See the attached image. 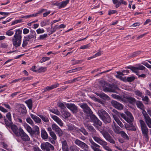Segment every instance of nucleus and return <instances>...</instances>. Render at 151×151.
Here are the masks:
<instances>
[{
    "label": "nucleus",
    "mask_w": 151,
    "mask_h": 151,
    "mask_svg": "<svg viewBox=\"0 0 151 151\" xmlns=\"http://www.w3.org/2000/svg\"><path fill=\"white\" fill-rule=\"evenodd\" d=\"M75 143L81 147L84 150H79L80 148L77 146L75 145H73L69 147L70 150L71 151H88L89 147L85 143L80 141V140L76 139L74 141Z\"/></svg>",
    "instance_id": "obj_1"
},
{
    "label": "nucleus",
    "mask_w": 151,
    "mask_h": 151,
    "mask_svg": "<svg viewBox=\"0 0 151 151\" xmlns=\"http://www.w3.org/2000/svg\"><path fill=\"white\" fill-rule=\"evenodd\" d=\"M92 137L94 140L102 146L104 149L108 151H112L111 149L107 146V142L100 137L96 136H92Z\"/></svg>",
    "instance_id": "obj_2"
},
{
    "label": "nucleus",
    "mask_w": 151,
    "mask_h": 151,
    "mask_svg": "<svg viewBox=\"0 0 151 151\" xmlns=\"http://www.w3.org/2000/svg\"><path fill=\"white\" fill-rule=\"evenodd\" d=\"M139 123L142 134L143 135L145 140L146 141H148L149 137L148 135V129L144 121L142 120H139Z\"/></svg>",
    "instance_id": "obj_3"
},
{
    "label": "nucleus",
    "mask_w": 151,
    "mask_h": 151,
    "mask_svg": "<svg viewBox=\"0 0 151 151\" xmlns=\"http://www.w3.org/2000/svg\"><path fill=\"white\" fill-rule=\"evenodd\" d=\"M100 132L106 140L108 141L111 143L113 144H115V141L107 132L103 130L101 131Z\"/></svg>",
    "instance_id": "obj_4"
},
{
    "label": "nucleus",
    "mask_w": 151,
    "mask_h": 151,
    "mask_svg": "<svg viewBox=\"0 0 151 151\" xmlns=\"http://www.w3.org/2000/svg\"><path fill=\"white\" fill-rule=\"evenodd\" d=\"M127 68L131 70L133 72L135 73L137 75H138L139 70H142L145 69V67L140 64H137L136 67L129 66Z\"/></svg>",
    "instance_id": "obj_5"
},
{
    "label": "nucleus",
    "mask_w": 151,
    "mask_h": 151,
    "mask_svg": "<svg viewBox=\"0 0 151 151\" xmlns=\"http://www.w3.org/2000/svg\"><path fill=\"white\" fill-rule=\"evenodd\" d=\"M41 147L42 150H46V151L53 150L54 149V146L48 142L41 144Z\"/></svg>",
    "instance_id": "obj_6"
},
{
    "label": "nucleus",
    "mask_w": 151,
    "mask_h": 151,
    "mask_svg": "<svg viewBox=\"0 0 151 151\" xmlns=\"http://www.w3.org/2000/svg\"><path fill=\"white\" fill-rule=\"evenodd\" d=\"M118 88L116 85L113 84H109L108 87H105L103 88V90L105 92H109L116 93L115 91L116 89Z\"/></svg>",
    "instance_id": "obj_7"
},
{
    "label": "nucleus",
    "mask_w": 151,
    "mask_h": 151,
    "mask_svg": "<svg viewBox=\"0 0 151 151\" xmlns=\"http://www.w3.org/2000/svg\"><path fill=\"white\" fill-rule=\"evenodd\" d=\"M17 137H20V138L23 141L26 142L30 140V138L24 132L23 130L20 129L19 134Z\"/></svg>",
    "instance_id": "obj_8"
},
{
    "label": "nucleus",
    "mask_w": 151,
    "mask_h": 151,
    "mask_svg": "<svg viewBox=\"0 0 151 151\" xmlns=\"http://www.w3.org/2000/svg\"><path fill=\"white\" fill-rule=\"evenodd\" d=\"M89 141L91 143V147L94 151H102L99 148L100 146L94 142L91 138L89 139Z\"/></svg>",
    "instance_id": "obj_9"
},
{
    "label": "nucleus",
    "mask_w": 151,
    "mask_h": 151,
    "mask_svg": "<svg viewBox=\"0 0 151 151\" xmlns=\"http://www.w3.org/2000/svg\"><path fill=\"white\" fill-rule=\"evenodd\" d=\"M83 109L84 112L89 116L93 114V112L87 104L85 103L83 104L80 106Z\"/></svg>",
    "instance_id": "obj_10"
},
{
    "label": "nucleus",
    "mask_w": 151,
    "mask_h": 151,
    "mask_svg": "<svg viewBox=\"0 0 151 151\" xmlns=\"http://www.w3.org/2000/svg\"><path fill=\"white\" fill-rule=\"evenodd\" d=\"M22 38L17 37L13 36L12 39L13 45L15 47L20 46L21 43Z\"/></svg>",
    "instance_id": "obj_11"
},
{
    "label": "nucleus",
    "mask_w": 151,
    "mask_h": 151,
    "mask_svg": "<svg viewBox=\"0 0 151 151\" xmlns=\"http://www.w3.org/2000/svg\"><path fill=\"white\" fill-rule=\"evenodd\" d=\"M111 103L114 107L119 110H121L123 109V106L116 101H112Z\"/></svg>",
    "instance_id": "obj_12"
},
{
    "label": "nucleus",
    "mask_w": 151,
    "mask_h": 151,
    "mask_svg": "<svg viewBox=\"0 0 151 151\" xmlns=\"http://www.w3.org/2000/svg\"><path fill=\"white\" fill-rule=\"evenodd\" d=\"M66 106L70 109L73 113H76L77 111V107L73 104H66Z\"/></svg>",
    "instance_id": "obj_13"
},
{
    "label": "nucleus",
    "mask_w": 151,
    "mask_h": 151,
    "mask_svg": "<svg viewBox=\"0 0 151 151\" xmlns=\"http://www.w3.org/2000/svg\"><path fill=\"white\" fill-rule=\"evenodd\" d=\"M126 114V117L125 120L129 124L132 123L134 118L132 114L129 112H127Z\"/></svg>",
    "instance_id": "obj_14"
},
{
    "label": "nucleus",
    "mask_w": 151,
    "mask_h": 151,
    "mask_svg": "<svg viewBox=\"0 0 151 151\" xmlns=\"http://www.w3.org/2000/svg\"><path fill=\"white\" fill-rule=\"evenodd\" d=\"M37 34L35 31L32 30H31L30 31V34L26 37L28 38L29 40L31 42H32V40L33 39H35L36 40V38Z\"/></svg>",
    "instance_id": "obj_15"
},
{
    "label": "nucleus",
    "mask_w": 151,
    "mask_h": 151,
    "mask_svg": "<svg viewBox=\"0 0 151 151\" xmlns=\"http://www.w3.org/2000/svg\"><path fill=\"white\" fill-rule=\"evenodd\" d=\"M143 115L146 124L149 128H151V119L146 112L143 114Z\"/></svg>",
    "instance_id": "obj_16"
},
{
    "label": "nucleus",
    "mask_w": 151,
    "mask_h": 151,
    "mask_svg": "<svg viewBox=\"0 0 151 151\" xmlns=\"http://www.w3.org/2000/svg\"><path fill=\"white\" fill-rule=\"evenodd\" d=\"M10 128H11L13 133L17 136V135H19V134L20 129H22L21 128L18 129L17 126L14 124L12 125Z\"/></svg>",
    "instance_id": "obj_17"
},
{
    "label": "nucleus",
    "mask_w": 151,
    "mask_h": 151,
    "mask_svg": "<svg viewBox=\"0 0 151 151\" xmlns=\"http://www.w3.org/2000/svg\"><path fill=\"white\" fill-rule=\"evenodd\" d=\"M126 129L129 131H136V129L135 126L133 125V123L131 124H126L125 125Z\"/></svg>",
    "instance_id": "obj_18"
},
{
    "label": "nucleus",
    "mask_w": 151,
    "mask_h": 151,
    "mask_svg": "<svg viewBox=\"0 0 151 151\" xmlns=\"http://www.w3.org/2000/svg\"><path fill=\"white\" fill-rule=\"evenodd\" d=\"M18 111L21 112L22 115L25 114L27 113L25 106L23 104H20L19 106Z\"/></svg>",
    "instance_id": "obj_19"
},
{
    "label": "nucleus",
    "mask_w": 151,
    "mask_h": 151,
    "mask_svg": "<svg viewBox=\"0 0 151 151\" xmlns=\"http://www.w3.org/2000/svg\"><path fill=\"white\" fill-rule=\"evenodd\" d=\"M106 124L110 123L111 122V118L109 114L101 119Z\"/></svg>",
    "instance_id": "obj_20"
},
{
    "label": "nucleus",
    "mask_w": 151,
    "mask_h": 151,
    "mask_svg": "<svg viewBox=\"0 0 151 151\" xmlns=\"http://www.w3.org/2000/svg\"><path fill=\"white\" fill-rule=\"evenodd\" d=\"M52 118L60 126H62L63 124L62 121L58 116L55 115H52Z\"/></svg>",
    "instance_id": "obj_21"
},
{
    "label": "nucleus",
    "mask_w": 151,
    "mask_h": 151,
    "mask_svg": "<svg viewBox=\"0 0 151 151\" xmlns=\"http://www.w3.org/2000/svg\"><path fill=\"white\" fill-rule=\"evenodd\" d=\"M108 114L105 110L103 109L99 110L98 111V115L101 119Z\"/></svg>",
    "instance_id": "obj_22"
},
{
    "label": "nucleus",
    "mask_w": 151,
    "mask_h": 151,
    "mask_svg": "<svg viewBox=\"0 0 151 151\" xmlns=\"http://www.w3.org/2000/svg\"><path fill=\"white\" fill-rule=\"evenodd\" d=\"M62 145L63 151H68V146L65 140L62 141Z\"/></svg>",
    "instance_id": "obj_23"
},
{
    "label": "nucleus",
    "mask_w": 151,
    "mask_h": 151,
    "mask_svg": "<svg viewBox=\"0 0 151 151\" xmlns=\"http://www.w3.org/2000/svg\"><path fill=\"white\" fill-rule=\"evenodd\" d=\"M30 116L35 122L40 123L41 122V120L37 116L31 114Z\"/></svg>",
    "instance_id": "obj_24"
},
{
    "label": "nucleus",
    "mask_w": 151,
    "mask_h": 151,
    "mask_svg": "<svg viewBox=\"0 0 151 151\" xmlns=\"http://www.w3.org/2000/svg\"><path fill=\"white\" fill-rule=\"evenodd\" d=\"M62 113V117L64 119H67L70 117L71 114L65 110H63L61 111Z\"/></svg>",
    "instance_id": "obj_25"
},
{
    "label": "nucleus",
    "mask_w": 151,
    "mask_h": 151,
    "mask_svg": "<svg viewBox=\"0 0 151 151\" xmlns=\"http://www.w3.org/2000/svg\"><path fill=\"white\" fill-rule=\"evenodd\" d=\"M25 128L27 132L30 134L31 136L34 135V130L28 124H26L25 127Z\"/></svg>",
    "instance_id": "obj_26"
},
{
    "label": "nucleus",
    "mask_w": 151,
    "mask_h": 151,
    "mask_svg": "<svg viewBox=\"0 0 151 151\" xmlns=\"http://www.w3.org/2000/svg\"><path fill=\"white\" fill-rule=\"evenodd\" d=\"M28 42H31L29 40L28 38L26 37V36H24L23 38L22 46L24 48L25 47H26L28 44Z\"/></svg>",
    "instance_id": "obj_27"
},
{
    "label": "nucleus",
    "mask_w": 151,
    "mask_h": 151,
    "mask_svg": "<svg viewBox=\"0 0 151 151\" xmlns=\"http://www.w3.org/2000/svg\"><path fill=\"white\" fill-rule=\"evenodd\" d=\"M125 98L127 100L130 104H133L136 101V100L134 98L132 97L126 96Z\"/></svg>",
    "instance_id": "obj_28"
},
{
    "label": "nucleus",
    "mask_w": 151,
    "mask_h": 151,
    "mask_svg": "<svg viewBox=\"0 0 151 151\" xmlns=\"http://www.w3.org/2000/svg\"><path fill=\"white\" fill-rule=\"evenodd\" d=\"M69 0H66L65 1H64L58 3V5L59 6V8L61 9L64 7L69 3Z\"/></svg>",
    "instance_id": "obj_29"
},
{
    "label": "nucleus",
    "mask_w": 151,
    "mask_h": 151,
    "mask_svg": "<svg viewBox=\"0 0 151 151\" xmlns=\"http://www.w3.org/2000/svg\"><path fill=\"white\" fill-rule=\"evenodd\" d=\"M97 95L101 98L104 99H107L109 100L110 99L109 97L104 93H101L97 94Z\"/></svg>",
    "instance_id": "obj_30"
},
{
    "label": "nucleus",
    "mask_w": 151,
    "mask_h": 151,
    "mask_svg": "<svg viewBox=\"0 0 151 151\" xmlns=\"http://www.w3.org/2000/svg\"><path fill=\"white\" fill-rule=\"evenodd\" d=\"M22 31L20 29L16 30L15 31V33L14 37L22 38Z\"/></svg>",
    "instance_id": "obj_31"
},
{
    "label": "nucleus",
    "mask_w": 151,
    "mask_h": 151,
    "mask_svg": "<svg viewBox=\"0 0 151 151\" xmlns=\"http://www.w3.org/2000/svg\"><path fill=\"white\" fill-rule=\"evenodd\" d=\"M41 135L42 138L44 139H47L48 137V134L44 129L41 130Z\"/></svg>",
    "instance_id": "obj_32"
},
{
    "label": "nucleus",
    "mask_w": 151,
    "mask_h": 151,
    "mask_svg": "<svg viewBox=\"0 0 151 151\" xmlns=\"http://www.w3.org/2000/svg\"><path fill=\"white\" fill-rule=\"evenodd\" d=\"M26 103L27 104L29 109L31 110L32 107V101L31 99H29L25 101Z\"/></svg>",
    "instance_id": "obj_33"
},
{
    "label": "nucleus",
    "mask_w": 151,
    "mask_h": 151,
    "mask_svg": "<svg viewBox=\"0 0 151 151\" xmlns=\"http://www.w3.org/2000/svg\"><path fill=\"white\" fill-rule=\"evenodd\" d=\"M138 108L143 110L144 109V106L142 102L139 101H136L135 102Z\"/></svg>",
    "instance_id": "obj_34"
},
{
    "label": "nucleus",
    "mask_w": 151,
    "mask_h": 151,
    "mask_svg": "<svg viewBox=\"0 0 151 151\" xmlns=\"http://www.w3.org/2000/svg\"><path fill=\"white\" fill-rule=\"evenodd\" d=\"M34 135H39L40 134V129L39 127L37 126H35L34 127Z\"/></svg>",
    "instance_id": "obj_35"
},
{
    "label": "nucleus",
    "mask_w": 151,
    "mask_h": 151,
    "mask_svg": "<svg viewBox=\"0 0 151 151\" xmlns=\"http://www.w3.org/2000/svg\"><path fill=\"white\" fill-rule=\"evenodd\" d=\"M38 116L42 119V120L45 122H48L49 120L46 116L42 115H39Z\"/></svg>",
    "instance_id": "obj_36"
},
{
    "label": "nucleus",
    "mask_w": 151,
    "mask_h": 151,
    "mask_svg": "<svg viewBox=\"0 0 151 151\" xmlns=\"http://www.w3.org/2000/svg\"><path fill=\"white\" fill-rule=\"evenodd\" d=\"M87 129H88L89 131L92 134H93L96 132V130L92 126L88 125L87 126Z\"/></svg>",
    "instance_id": "obj_37"
},
{
    "label": "nucleus",
    "mask_w": 151,
    "mask_h": 151,
    "mask_svg": "<svg viewBox=\"0 0 151 151\" xmlns=\"http://www.w3.org/2000/svg\"><path fill=\"white\" fill-rule=\"evenodd\" d=\"M50 23V22L49 19L44 20L41 22L40 23L41 26L42 27H43L49 24Z\"/></svg>",
    "instance_id": "obj_38"
},
{
    "label": "nucleus",
    "mask_w": 151,
    "mask_h": 151,
    "mask_svg": "<svg viewBox=\"0 0 151 151\" xmlns=\"http://www.w3.org/2000/svg\"><path fill=\"white\" fill-rule=\"evenodd\" d=\"M82 69V68L81 67H78L76 69L71 70L68 71H66V73L67 74L68 73H72L73 72H75L77 71H79Z\"/></svg>",
    "instance_id": "obj_39"
},
{
    "label": "nucleus",
    "mask_w": 151,
    "mask_h": 151,
    "mask_svg": "<svg viewBox=\"0 0 151 151\" xmlns=\"http://www.w3.org/2000/svg\"><path fill=\"white\" fill-rule=\"evenodd\" d=\"M83 61V60H72L71 61L72 62V64L73 65H75L81 63Z\"/></svg>",
    "instance_id": "obj_40"
},
{
    "label": "nucleus",
    "mask_w": 151,
    "mask_h": 151,
    "mask_svg": "<svg viewBox=\"0 0 151 151\" xmlns=\"http://www.w3.org/2000/svg\"><path fill=\"white\" fill-rule=\"evenodd\" d=\"M135 94L137 96L143 98V94L142 92L139 90H136L134 91Z\"/></svg>",
    "instance_id": "obj_41"
},
{
    "label": "nucleus",
    "mask_w": 151,
    "mask_h": 151,
    "mask_svg": "<svg viewBox=\"0 0 151 151\" xmlns=\"http://www.w3.org/2000/svg\"><path fill=\"white\" fill-rule=\"evenodd\" d=\"M114 130L115 132L117 134H120L122 131L120 127L118 126H115Z\"/></svg>",
    "instance_id": "obj_42"
},
{
    "label": "nucleus",
    "mask_w": 151,
    "mask_h": 151,
    "mask_svg": "<svg viewBox=\"0 0 151 151\" xmlns=\"http://www.w3.org/2000/svg\"><path fill=\"white\" fill-rule=\"evenodd\" d=\"M120 134L121 136L124 139L127 140H129V137L127 135V134L123 131H122V132L120 133Z\"/></svg>",
    "instance_id": "obj_43"
},
{
    "label": "nucleus",
    "mask_w": 151,
    "mask_h": 151,
    "mask_svg": "<svg viewBox=\"0 0 151 151\" xmlns=\"http://www.w3.org/2000/svg\"><path fill=\"white\" fill-rule=\"evenodd\" d=\"M93 124L94 126H101L102 125V123L98 119L95 121Z\"/></svg>",
    "instance_id": "obj_44"
},
{
    "label": "nucleus",
    "mask_w": 151,
    "mask_h": 151,
    "mask_svg": "<svg viewBox=\"0 0 151 151\" xmlns=\"http://www.w3.org/2000/svg\"><path fill=\"white\" fill-rule=\"evenodd\" d=\"M89 116L90 117L92 122H93V123L95 122V121L98 119L93 114L89 115Z\"/></svg>",
    "instance_id": "obj_45"
},
{
    "label": "nucleus",
    "mask_w": 151,
    "mask_h": 151,
    "mask_svg": "<svg viewBox=\"0 0 151 151\" xmlns=\"http://www.w3.org/2000/svg\"><path fill=\"white\" fill-rule=\"evenodd\" d=\"M89 116L90 117L92 122H93V123L95 122V121L98 119L93 114L89 115Z\"/></svg>",
    "instance_id": "obj_46"
},
{
    "label": "nucleus",
    "mask_w": 151,
    "mask_h": 151,
    "mask_svg": "<svg viewBox=\"0 0 151 151\" xmlns=\"http://www.w3.org/2000/svg\"><path fill=\"white\" fill-rule=\"evenodd\" d=\"M13 29H11L7 31L6 33V35L8 36H12L14 33V31H12Z\"/></svg>",
    "instance_id": "obj_47"
},
{
    "label": "nucleus",
    "mask_w": 151,
    "mask_h": 151,
    "mask_svg": "<svg viewBox=\"0 0 151 151\" xmlns=\"http://www.w3.org/2000/svg\"><path fill=\"white\" fill-rule=\"evenodd\" d=\"M114 112L116 113V114H117L119 116L120 115L124 119L126 118V117L127 115H126L125 114L123 113H120L118 112L116 110H114Z\"/></svg>",
    "instance_id": "obj_48"
},
{
    "label": "nucleus",
    "mask_w": 151,
    "mask_h": 151,
    "mask_svg": "<svg viewBox=\"0 0 151 151\" xmlns=\"http://www.w3.org/2000/svg\"><path fill=\"white\" fill-rule=\"evenodd\" d=\"M114 4H116L115 7L117 8L120 6V3L118 0H112Z\"/></svg>",
    "instance_id": "obj_49"
},
{
    "label": "nucleus",
    "mask_w": 151,
    "mask_h": 151,
    "mask_svg": "<svg viewBox=\"0 0 151 151\" xmlns=\"http://www.w3.org/2000/svg\"><path fill=\"white\" fill-rule=\"evenodd\" d=\"M4 121L5 124L7 127L9 128H10L12 125L13 124V123H12V122L11 121H10V122H9L8 121L6 120V119H4Z\"/></svg>",
    "instance_id": "obj_50"
},
{
    "label": "nucleus",
    "mask_w": 151,
    "mask_h": 151,
    "mask_svg": "<svg viewBox=\"0 0 151 151\" xmlns=\"http://www.w3.org/2000/svg\"><path fill=\"white\" fill-rule=\"evenodd\" d=\"M55 132H56L59 137H61L62 136L63 132L62 130L60 128H59L57 130L55 131Z\"/></svg>",
    "instance_id": "obj_51"
},
{
    "label": "nucleus",
    "mask_w": 151,
    "mask_h": 151,
    "mask_svg": "<svg viewBox=\"0 0 151 151\" xmlns=\"http://www.w3.org/2000/svg\"><path fill=\"white\" fill-rule=\"evenodd\" d=\"M55 132H56L59 137H61L62 136L63 132L62 130L60 128H59L57 130L55 131Z\"/></svg>",
    "instance_id": "obj_52"
},
{
    "label": "nucleus",
    "mask_w": 151,
    "mask_h": 151,
    "mask_svg": "<svg viewBox=\"0 0 151 151\" xmlns=\"http://www.w3.org/2000/svg\"><path fill=\"white\" fill-rule=\"evenodd\" d=\"M55 132H56L59 137H61L62 136L63 132L62 130L60 128H59L57 130L55 131Z\"/></svg>",
    "instance_id": "obj_53"
},
{
    "label": "nucleus",
    "mask_w": 151,
    "mask_h": 151,
    "mask_svg": "<svg viewBox=\"0 0 151 151\" xmlns=\"http://www.w3.org/2000/svg\"><path fill=\"white\" fill-rule=\"evenodd\" d=\"M141 53V52L140 51H138L136 52H135L132 53V55L131 57H136L138 55H139V54H140Z\"/></svg>",
    "instance_id": "obj_54"
},
{
    "label": "nucleus",
    "mask_w": 151,
    "mask_h": 151,
    "mask_svg": "<svg viewBox=\"0 0 151 151\" xmlns=\"http://www.w3.org/2000/svg\"><path fill=\"white\" fill-rule=\"evenodd\" d=\"M123 72H119V71H117L116 72V73L118 75L116 76V78H119V79H121L122 78V77L121 76H120L119 75H121L122 76H124V74H123Z\"/></svg>",
    "instance_id": "obj_55"
},
{
    "label": "nucleus",
    "mask_w": 151,
    "mask_h": 151,
    "mask_svg": "<svg viewBox=\"0 0 151 151\" xmlns=\"http://www.w3.org/2000/svg\"><path fill=\"white\" fill-rule=\"evenodd\" d=\"M50 58L49 57H44L42 58L40 60V62L41 63H42L46 61L49 60Z\"/></svg>",
    "instance_id": "obj_56"
},
{
    "label": "nucleus",
    "mask_w": 151,
    "mask_h": 151,
    "mask_svg": "<svg viewBox=\"0 0 151 151\" xmlns=\"http://www.w3.org/2000/svg\"><path fill=\"white\" fill-rule=\"evenodd\" d=\"M50 136L52 137L54 140L56 139L57 137L55 134L53 132H51L50 133Z\"/></svg>",
    "instance_id": "obj_57"
},
{
    "label": "nucleus",
    "mask_w": 151,
    "mask_h": 151,
    "mask_svg": "<svg viewBox=\"0 0 151 151\" xmlns=\"http://www.w3.org/2000/svg\"><path fill=\"white\" fill-rule=\"evenodd\" d=\"M59 128H60L59 127L55 124H53L52 125V128L55 131L56 130Z\"/></svg>",
    "instance_id": "obj_58"
},
{
    "label": "nucleus",
    "mask_w": 151,
    "mask_h": 151,
    "mask_svg": "<svg viewBox=\"0 0 151 151\" xmlns=\"http://www.w3.org/2000/svg\"><path fill=\"white\" fill-rule=\"evenodd\" d=\"M47 70V67H41L38 70V71L39 73L44 72Z\"/></svg>",
    "instance_id": "obj_59"
},
{
    "label": "nucleus",
    "mask_w": 151,
    "mask_h": 151,
    "mask_svg": "<svg viewBox=\"0 0 151 151\" xmlns=\"http://www.w3.org/2000/svg\"><path fill=\"white\" fill-rule=\"evenodd\" d=\"M47 37V34H45L43 35H41L39 37V40H43Z\"/></svg>",
    "instance_id": "obj_60"
},
{
    "label": "nucleus",
    "mask_w": 151,
    "mask_h": 151,
    "mask_svg": "<svg viewBox=\"0 0 151 151\" xmlns=\"http://www.w3.org/2000/svg\"><path fill=\"white\" fill-rule=\"evenodd\" d=\"M26 120L27 122L29 123V124H30L31 125H32L33 124V122L30 117L27 118Z\"/></svg>",
    "instance_id": "obj_61"
},
{
    "label": "nucleus",
    "mask_w": 151,
    "mask_h": 151,
    "mask_svg": "<svg viewBox=\"0 0 151 151\" xmlns=\"http://www.w3.org/2000/svg\"><path fill=\"white\" fill-rule=\"evenodd\" d=\"M22 81H25L27 80H31L33 79V77L32 76H30L27 77H24L22 78Z\"/></svg>",
    "instance_id": "obj_62"
},
{
    "label": "nucleus",
    "mask_w": 151,
    "mask_h": 151,
    "mask_svg": "<svg viewBox=\"0 0 151 151\" xmlns=\"http://www.w3.org/2000/svg\"><path fill=\"white\" fill-rule=\"evenodd\" d=\"M90 47V45L89 44H87L86 45H83L81 47H80V49H85L88 48Z\"/></svg>",
    "instance_id": "obj_63"
},
{
    "label": "nucleus",
    "mask_w": 151,
    "mask_h": 151,
    "mask_svg": "<svg viewBox=\"0 0 151 151\" xmlns=\"http://www.w3.org/2000/svg\"><path fill=\"white\" fill-rule=\"evenodd\" d=\"M36 32L38 34H40L44 33L45 31L43 29H41L40 28H39L36 30Z\"/></svg>",
    "instance_id": "obj_64"
}]
</instances>
